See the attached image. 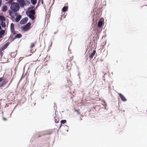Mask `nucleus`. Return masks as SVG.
Returning a JSON list of instances; mask_svg holds the SVG:
<instances>
[{
    "label": "nucleus",
    "mask_w": 147,
    "mask_h": 147,
    "mask_svg": "<svg viewBox=\"0 0 147 147\" xmlns=\"http://www.w3.org/2000/svg\"><path fill=\"white\" fill-rule=\"evenodd\" d=\"M22 16L20 15H18L16 16V19H14L16 22H18L21 18Z\"/></svg>",
    "instance_id": "9b49d317"
},
{
    "label": "nucleus",
    "mask_w": 147,
    "mask_h": 147,
    "mask_svg": "<svg viewBox=\"0 0 147 147\" xmlns=\"http://www.w3.org/2000/svg\"><path fill=\"white\" fill-rule=\"evenodd\" d=\"M146 1L147 2V0H146ZM145 5L146 6H147V3L145 4Z\"/></svg>",
    "instance_id": "a878e982"
},
{
    "label": "nucleus",
    "mask_w": 147,
    "mask_h": 147,
    "mask_svg": "<svg viewBox=\"0 0 147 147\" xmlns=\"http://www.w3.org/2000/svg\"><path fill=\"white\" fill-rule=\"evenodd\" d=\"M9 16L11 17V18L13 21L14 20L15 17L17 15V14L14 11L11 10L9 11Z\"/></svg>",
    "instance_id": "20e7f679"
},
{
    "label": "nucleus",
    "mask_w": 147,
    "mask_h": 147,
    "mask_svg": "<svg viewBox=\"0 0 147 147\" xmlns=\"http://www.w3.org/2000/svg\"><path fill=\"white\" fill-rule=\"evenodd\" d=\"M8 45L7 43L5 44L0 47V51H1L6 49Z\"/></svg>",
    "instance_id": "1a4fd4ad"
},
{
    "label": "nucleus",
    "mask_w": 147,
    "mask_h": 147,
    "mask_svg": "<svg viewBox=\"0 0 147 147\" xmlns=\"http://www.w3.org/2000/svg\"><path fill=\"white\" fill-rule=\"evenodd\" d=\"M118 94L122 101H125L127 100L126 99L123 95L121 93H119Z\"/></svg>",
    "instance_id": "9d476101"
},
{
    "label": "nucleus",
    "mask_w": 147,
    "mask_h": 147,
    "mask_svg": "<svg viewBox=\"0 0 147 147\" xmlns=\"http://www.w3.org/2000/svg\"><path fill=\"white\" fill-rule=\"evenodd\" d=\"M7 82L6 79H3L2 77L0 78V87H3L5 85Z\"/></svg>",
    "instance_id": "39448f33"
},
{
    "label": "nucleus",
    "mask_w": 147,
    "mask_h": 147,
    "mask_svg": "<svg viewBox=\"0 0 147 147\" xmlns=\"http://www.w3.org/2000/svg\"><path fill=\"white\" fill-rule=\"evenodd\" d=\"M17 1L21 7H23L25 5L24 0H17Z\"/></svg>",
    "instance_id": "0eeeda50"
},
{
    "label": "nucleus",
    "mask_w": 147,
    "mask_h": 147,
    "mask_svg": "<svg viewBox=\"0 0 147 147\" xmlns=\"http://www.w3.org/2000/svg\"><path fill=\"white\" fill-rule=\"evenodd\" d=\"M1 25L3 27H5V26H6L5 23V22H4V21H1Z\"/></svg>",
    "instance_id": "a211bd4d"
},
{
    "label": "nucleus",
    "mask_w": 147,
    "mask_h": 147,
    "mask_svg": "<svg viewBox=\"0 0 147 147\" xmlns=\"http://www.w3.org/2000/svg\"><path fill=\"white\" fill-rule=\"evenodd\" d=\"M28 20V18L27 17H26L22 19L20 21V24H25L26 23Z\"/></svg>",
    "instance_id": "6e6552de"
},
{
    "label": "nucleus",
    "mask_w": 147,
    "mask_h": 147,
    "mask_svg": "<svg viewBox=\"0 0 147 147\" xmlns=\"http://www.w3.org/2000/svg\"><path fill=\"white\" fill-rule=\"evenodd\" d=\"M43 0H42V4H43Z\"/></svg>",
    "instance_id": "c85d7f7f"
},
{
    "label": "nucleus",
    "mask_w": 147,
    "mask_h": 147,
    "mask_svg": "<svg viewBox=\"0 0 147 147\" xmlns=\"http://www.w3.org/2000/svg\"><path fill=\"white\" fill-rule=\"evenodd\" d=\"M7 10V7L6 6H4L2 9V11H5Z\"/></svg>",
    "instance_id": "f3484780"
},
{
    "label": "nucleus",
    "mask_w": 147,
    "mask_h": 147,
    "mask_svg": "<svg viewBox=\"0 0 147 147\" xmlns=\"http://www.w3.org/2000/svg\"><path fill=\"white\" fill-rule=\"evenodd\" d=\"M102 22L100 20H99L98 23V28H101L102 27Z\"/></svg>",
    "instance_id": "ddd939ff"
},
{
    "label": "nucleus",
    "mask_w": 147,
    "mask_h": 147,
    "mask_svg": "<svg viewBox=\"0 0 147 147\" xmlns=\"http://www.w3.org/2000/svg\"><path fill=\"white\" fill-rule=\"evenodd\" d=\"M1 26H0V30H1Z\"/></svg>",
    "instance_id": "cd10ccee"
},
{
    "label": "nucleus",
    "mask_w": 147,
    "mask_h": 147,
    "mask_svg": "<svg viewBox=\"0 0 147 147\" xmlns=\"http://www.w3.org/2000/svg\"><path fill=\"white\" fill-rule=\"evenodd\" d=\"M36 1H37V0H31V3L33 5L35 4L36 3Z\"/></svg>",
    "instance_id": "aec40b11"
},
{
    "label": "nucleus",
    "mask_w": 147,
    "mask_h": 147,
    "mask_svg": "<svg viewBox=\"0 0 147 147\" xmlns=\"http://www.w3.org/2000/svg\"><path fill=\"white\" fill-rule=\"evenodd\" d=\"M5 33V31L4 30H1L0 32V34H1V36H2Z\"/></svg>",
    "instance_id": "6ab92c4d"
},
{
    "label": "nucleus",
    "mask_w": 147,
    "mask_h": 147,
    "mask_svg": "<svg viewBox=\"0 0 147 147\" xmlns=\"http://www.w3.org/2000/svg\"><path fill=\"white\" fill-rule=\"evenodd\" d=\"M36 44V43H31L30 46V48L31 49H32V48L34 47L35 45Z\"/></svg>",
    "instance_id": "412c9836"
},
{
    "label": "nucleus",
    "mask_w": 147,
    "mask_h": 147,
    "mask_svg": "<svg viewBox=\"0 0 147 147\" xmlns=\"http://www.w3.org/2000/svg\"><path fill=\"white\" fill-rule=\"evenodd\" d=\"M66 122V121L65 120H62L61 121V123L64 124Z\"/></svg>",
    "instance_id": "5701e85b"
},
{
    "label": "nucleus",
    "mask_w": 147,
    "mask_h": 147,
    "mask_svg": "<svg viewBox=\"0 0 147 147\" xmlns=\"http://www.w3.org/2000/svg\"><path fill=\"white\" fill-rule=\"evenodd\" d=\"M68 10V7L67 6H64L62 9L63 11L64 12L67 11Z\"/></svg>",
    "instance_id": "2eb2a0df"
},
{
    "label": "nucleus",
    "mask_w": 147,
    "mask_h": 147,
    "mask_svg": "<svg viewBox=\"0 0 147 147\" xmlns=\"http://www.w3.org/2000/svg\"><path fill=\"white\" fill-rule=\"evenodd\" d=\"M96 50H94L93 51V52L92 53H91L90 55L89 56L90 57V59H92L94 55H95V53H96Z\"/></svg>",
    "instance_id": "f8f14e48"
},
{
    "label": "nucleus",
    "mask_w": 147,
    "mask_h": 147,
    "mask_svg": "<svg viewBox=\"0 0 147 147\" xmlns=\"http://www.w3.org/2000/svg\"><path fill=\"white\" fill-rule=\"evenodd\" d=\"M75 112H76L79 115L80 114V109H78V110L76 109H75Z\"/></svg>",
    "instance_id": "4be33fe9"
},
{
    "label": "nucleus",
    "mask_w": 147,
    "mask_h": 147,
    "mask_svg": "<svg viewBox=\"0 0 147 147\" xmlns=\"http://www.w3.org/2000/svg\"><path fill=\"white\" fill-rule=\"evenodd\" d=\"M3 119L4 121H6L7 120V119L6 118H5L4 117H3Z\"/></svg>",
    "instance_id": "393cba45"
},
{
    "label": "nucleus",
    "mask_w": 147,
    "mask_h": 147,
    "mask_svg": "<svg viewBox=\"0 0 147 147\" xmlns=\"http://www.w3.org/2000/svg\"><path fill=\"white\" fill-rule=\"evenodd\" d=\"M11 10H13L15 12H17L18 11L20 8V6L18 3H12L10 6Z\"/></svg>",
    "instance_id": "f03ea898"
},
{
    "label": "nucleus",
    "mask_w": 147,
    "mask_h": 147,
    "mask_svg": "<svg viewBox=\"0 0 147 147\" xmlns=\"http://www.w3.org/2000/svg\"><path fill=\"white\" fill-rule=\"evenodd\" d=\"M10 28L11 34H12V36H13L14 35L16 34V32L15 31L14 28V25L13 23L11 24Z\"/></svg>",
    "instance_id": "423d86ee"
},
{
    "label": "nucleus",
    "mask_w": 147,
    "mask_h": 147,
    "mask_svg": "<svg viewBox=\"0 0 147 147\" xmlns=\"http://www.w3.org/2000/svg\"><path fill=\"white\" fill-rule=\"evenodd\" d=\"M9 0V1H8V2H7V3H11L13 1V0Z\"/></svg>",
    "instance_id": "b1692460"
},
{
    "label": "nucleus",
    "mask_w": 147,
    "mask_h": 147,
    "mask_svg": "<svg viewBox=\"0 0 147 147\" xmlns=\"http://www.w3.org/2000/svg\"><path fill=\"white\" fill-rule=\"evenodd\" d=\"M35 11L34 9H32L26 12V14L32 20H34L36 18Z\"/></svg>",
    "instance_id": "f257e3e1"
},
{
    "label": "nucleus",
    "mask_w": 147,
    "mask_h": 147,
    "mask_svg": "<svg viewBox=\"0 0 147 147\" xmlns=\"http://www.w3.org/2000/svg\"><path fill=\"white\" fill-rule=\"evenodd\" d=\"M22 35L20 34H17L15 36V38H20L22 37Z\"/></svg>",
    "instance_id": "dca6fc26"
},
{
    "label": "nucleus",
    "mask_w": 147,
    "mask_h": 147,
    "mask_svg": "<svg viewBox=\"0 0 147 147\" xmlns=\"http://www.w3.org/2000/svg\"><path fill=\"white\" fill-rule=\"evenodd\" d=\"M31 23L30 22H28L22 28V30L25 31L29 30L31 28Z\"/></svg>",
    "instance_id": "7ed1b4c3"
},
{
    "label": "nucleus",
    "mask_w": 147,
    "mask_h": 147,
    "mask_svg": "<svg viewBox=\"0 0 147 147\" xmlns=\"http://www.w3.org/2000/svg\"><path fill=\"white\" fill-rule=\"evenodd\" d=\"M0 20L2 21H5V17L3 16H0Z\"/></svg>",
    "instance_id": "4468645a"
},
{
    "label": "nucleus",
    "mask_w": 147,
    "mask_h": 147,
    "mask_svg": "<svg viewBox=\"0 0 147 147\" xmlns=\"http://www.w3.org/2000/svg\"><path fill=\"white\" fill-rule=\"evenodd\" d=\"M2 37V36H1V34H0V38H1Z\"/></svg>",
    "instance_id": "bb28decb"
}]
</instances>
